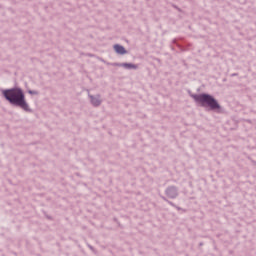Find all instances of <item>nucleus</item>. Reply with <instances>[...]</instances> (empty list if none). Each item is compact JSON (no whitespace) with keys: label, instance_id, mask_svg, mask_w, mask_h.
<instances>
[{"label":"nucleus","instance_id":"obj_1","mask_svg":"<svg viewBox=\"0 0 256 256\" xmlns=\"http://www.w3.org/2000/svg\"><path fill=\"white\" fill-rule=\"evenodd\" d=\"M3 95L12 105H17L24 109V111L29 110V106L25 101V96L21 89L4 90Z\"/></svg>","mask_w":256,"mask_h":256},{"label":"nucleus","instance_id":"obj_2","mask_svg":"<svg viewBox=\"0 0 256 256\" xmlns=\"http://www.w3.org/2000/svg\"><path fill=\"white\" fill-rule=\"evenodd\" d=\"M194 98L197 103H200L202 106H209L212 110L220 108V105L216 99L209 94L196 95Z\"/></svg>","mask_w":256,"mask_h":256},{"label":"nucleus","instance_id":"obj_3","mask_svg":"<svg viewBox=\"0 0 256 256\" xmlns=\"http://www.w3.org/2000/svg\"><path fill=\"white\" fill-rule=\"evenodd\" d=\"M114 51H116L118 54H121V55H124L127 53L125 47L119 44L114 45Z\"/></svg>","mask_w":256,"mask_h":256},{"label":"nucleus","instance_id":"obj_4","mask_svg":"<svg viewBox=\"0 0 256 256\" xmlns=\"http://www.w3.org/2000/svg\"><path fill=\"white\" fill-rule=\"evenodd\" d=\"M91 103L94 105V106H98V105H101V100L97 97H92L91 98Z\"/></svg>","mask_w":256,"mask_h":256},{"label":"nucleus","instance_id":"obj_5","mask_svg":"<svg viewBox=\"0 0 256 256\" xmlns=\"http://www.w3.org/2000/svg\"><path fill=\"white\" fill-rule=\"evenodd\" d=\"M120 66H122V67H124L126 69H137V65H135V64H127V63H125V64H122Z\"/></svg>","mask_w":256,"mask_h":256}]
</instances>
